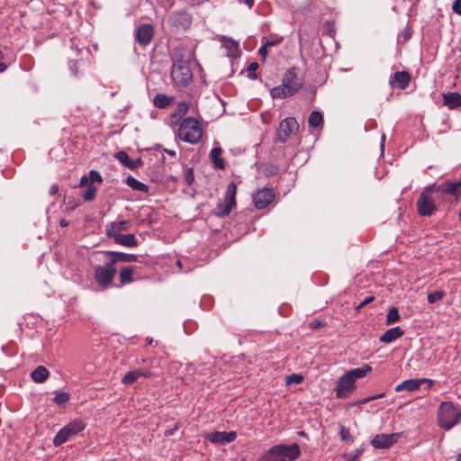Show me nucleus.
I'll use <instances>...</instances> for the list:
<instances>
[{
	"instance_id": "1",
	"label": "nucleus",
	"mask_w": 461,
	"mask_h": 461,
	"mask_svg": "<svg viewBox=\"0 0 461 461\" xmlns=\"http://www.w3.org/2000/svg\"><path fill=\"white\" fill-rule=\"evenodd\" d=\"M441 194L457 196L461 194V178L456 182L445 181L439 185H430L420 194L417 200V209L420 216H431L437 210L436 200Z\"/></svg>"
},
{
	"instance_id": "2",
	"label": "nucleus",
	"mask_w": 461,
	"mask_h": 461,
	"mask_svg": "<svg viewBox=\"0 0 461 461\" xmlns=\"http://www.w3.org/2000/svg\"><path fill=\"white\" fill-rule=\"evenodd\" d=\"M303 85V78L299 75V69L293 67L284 74L282 85L273 87L270 94L274 99H285L297 94Z\"/></svg>"
},
{
	"instance_id": "3",
	"label": "nucleus",
	"mask_w": 461,
	"mask_h": 461,
	"mask_svg": "<svg viewBox=\"0 0 461 461\" xmlns=\"http://www.w3.org/2000/svg\"><path fill=\"white\" fill-rule=\"evenodd\" d=\"M191 53L174 54V62L171 69V77L174 82L182 86H187L193 80L190 68Z\"/></svg>"
},
{
	"instance_id": "4",
	"label": "nucleus",
	"mask_w": 461,
	"mask_h": 461,
	"mask_svg": "<svg viewBox=\"0 0 461 461\" xmlns=\"http://www.w3.org/2000/svg\"><path fill=\"white\" fill-rule=\"evenodd\" d=\"M301 456L297 443L292 445L278 444L266 451L258 461H294Z\"/></svg>"
},
{
	"instance_id": "5",
	"label": "nucleus",
	"mask_w": 461,
	"mask_h": 461,
	"mask_svg": "<svg viewBox=\"0 0 461 461\" xmlns=\"http://www.w3.org/2000/svg\"><path fill=\"white\" fill-rule=\"evenodd\" d=\"M438 425L450 430L461 421V409L452 402H442L437 412Z\"/></svg>"
},
{
	"instance_id": "6",
	"label": "nucleus",
	"mask_w": 461,
	"mask_h": 461,
	"mask_svg": "<svg viewBox=\"0 0 461 461\" xmlns=\"http://www.w3.org/2000/svg\"><path fill=\"white\" fill-rule=\"evenodd\" d=\"M178 125V138L190 144H197L203 137V129L199 121L194 117L184 118L181 122H173Z\"/></svg>"
},
{
	"instance_id": "7",
	"label": "nucleus",
	"mask_w": 461,
	"mask_h": 461,
	"mask_svg": "<svg viewBox=\"0 0 461 461\" xmlns=\"http://www.w3.org/2000/svg\"><path fill=\"white\" fill-rule=\"evenodd\" d=\"M116 272L114 265H110V259L105 258L104 266L95 267L94 279L100 288L106 289L112 285Z\"/></svg>"
},
{
	"instance_id": "8",
	"label": "nucleus",
	"mask_w": 461,
	"mask_h": 461,
	"mask_svg": "<svg viewBox=\"0 0 461 461\" xmlns=\"http://www.w3.org/2000/svg\"><path fill=\"white\" fill-rule=\"evenodd\" d=\"M237 186L234 183H230L224 194V202H219L213 209V215L217 217H225L230 214L236 206Z\"/></svg>"
},
{
	"instance_id": "9",
	"label": "nucleus",
	"mask_w": 461,
	"mask_h": 461,
	"mask_svg": "<svg viewBox=\"0 0 461 461\" xmlns=\"http://www.w3.org/2000/svg\"><path fill=\"white\" fill-rule=\"evenodd\" d=\"M85 428L86 423L83 420L77 419L70 421L56 434L53 438V445L55 447L61 446L71 437L76 436L83 431Z\"/></svg>"
},
{
	"instance_id": "10",
	"label": "nucleus",
	"mask_w": 461,
	"mask_h": 461,
	"mask_svg": "<svg viewBox=\"0 0 461 461\" xmlns=\"http://www.w3.org/2000/svg\"><path fill=\"white\" fill-rule=\"evenodd\" d=\"M168 24L172 32L186 31L192 24L191 14L186 11L173 12L168 17Z\"/></svg>"
},
{
	"instance_id": "11",
	"label": "nucleus",
	"mask_w": 461,
	"mask_h": 461,
	"mask_svg": "<svg viewBox=\"0 0 461 461\" xmlns=\"http://www.w3.org/2000/svg\"><path fill=\"white\" fill-rule=\"evenodd\" d=\"M299 130V124L295 118L287 117L285 118L279 124L277 131V139L281 142H285L287 139L295 134Z\"/></svg>"
},
{
	"instance_id": "12",
	"label": "nucleus",
	"mask_w": 461,
	"mask_h": 461,
	"mask_svg": "<svg viewBox=\"0 0 461 461\" xmlns=\"http://www.w3.org/2000/svg\"><path fill=\"white\" fill-rule=\"evenodd\" d=\"M356 388L355 381L348 373L341 375L336 382L334 391L339 399L347 397Z\"/></svg>"
},
{
	"instance_id": "13",
	"label": "nucleus",
	"mask_w": 461,
	"mask_h": 461,
	"mask_svg": "<svg viewBox=\"0 0 461 461\" xmlns=\"http://www.w3.org/2000/svg\"><path fill=\"white\" fill-rule=\"evenodd\" d=\"M276 194L271 188H264L257 192L253 196V203L256 208L265 209L275 199Z\"/></svg>"
},
{
	"instance_id": "14",
	"label": "nucleus",
	"mask_w": 461,
	"mask_h": 461,
	"mask_svg": "<svg viewBox=\"0 0 461 461\" xmlns=\"http://www.w3.org/2000/svg\"><path fill=\"white\" fill-rule=\"evenodd\" d=\"M154 35V28L151 24L143 23L138 26L135 30V40L136 41L145 47L149 45Z\"/></svg>"
},
{
	"instance_id": "15",
	"label": "nucleus",
	"mask_w": 461,
	"mask_h": 461,
	"mask_svg": "<svg viewBox=\"0 0 461 461\" xmlns=\"http://www.w3.org/2000/svg\"><path fill=\"white\" fill-rule=\"evenodd\" d=\"M411 82V75L409 72L396 71L390 76L389 85L393 89L404 90Z\"/></svg>"
},
{
	"instance_id": "16",
	"label": "nucleus",
	"mask_w": 461,
	"mask_h": 461,
	"mask_svg": "<svg viewBox=\"0 0 461 461\" xmlns=\"http://www.w3.org/2000/svg\"><path fill=\"white\" fill-rule=\"evenodd\" d=\"M427 384V389H429L433 385V381L427 378L420 379H409L402 382L395 387L396 392L407 391L413 392L418 390L421 384Z\"/></svg>"
},
{
	"instance_id": "17",
	"label": "nucleus",
	"mask_w": 461,
	"mask_h": 461,
	"mask_svg": "<svg viewBox=\"0 0 461 461\" xmlns=\"http://www.w3.org/2000/svg\"><path fill=\"white\" fill-rule=\"evenodd\" d=\"M398 433L378 434L372 440L371 444L375 448H388L399 438Z\"/></svg>"
},
{
	"instance_id": "18",
	"label": "nucleus",
	"mask_w": 461,
	"mask_h": 461,
	"mask_svg": "<svg viewBox=\"0 0 461 461\" xmlns=\"http://www.w3.org/2000/svg\"><path fill=\"white\" fill-rule=\"evenodd\" d=\"M104 258L110 259V265H115L119 262L129 263L138 261V256L134 254H128L117 251H102Z\"/></svg>"
},
{
	"instance_id": "19",
	"label": "nucleus",
	"mask_w": 461,
	"mask_h": 461,
	"mask_svg": "<svg viewBox=\"0 0 461 461\" xmlns=\"http://www.w3.org/2000/svg\"><path fill=\"white\" fill-rule=\"evenodd\" d=\"M154 376V374L149 369H134L127 372L124 376L122 378V383L124 385H131L140 377L144 378H151Z\"/></svg>"
},
{
	"instance_id": "20",
	"label": "nucleus",
	"mask_w": 461,
	"mask_h": 461,
	"mask_svg": "<svg viewBox=\"0 0 461 461\" xmlns=\"http://www.w3.org/2000/svg\"><path fill=\"white\" fill-rule=\"evenodd\" d=\"M237 438L235 431H214L207 436V439L212 444H226L234 441Z\"/></svg>"
},
{
	"instance_id": "21",
	"label": "nucleus",
	"mask_w": 461,
	"mask_h": 461,
	"mask_svg": "<svg viewBox=\"0 0 461 461\" xmlns=\"http://www.w3.org/2000/svg\"><path fill=\"white\" fill-rule=\"evenodd\" d=\"M114 157L117 158V160L126 167L127 168L131 170H135L139 167H140L143 165V161L140 158H138L135 160H132L130 158L127 152L121 150L115 153Z\"/></svg>"
},
{
	"instance_id": "22",
	"label": "nucleus",
	"mask_w": 461,
	"mask_h": 461,
	"mask_svg": "<svg viewBox=\"0 0 461 461\" xmlns=\"http://www.w3.org/2000/svg\"><path fill=\"white\" fill-rule=\"evenodd\" d=\"M129 227L130 221L127 220L113 221L106 225L105 234L108 238H115L116 235L122 234V231L127 230Z\"/></svg>"
},
{
	"instance_id": "23",
	"label": "nucleus",
	"mask_w": 461,
	"mask_h": 461,
	"mask_svg": "<svg viewBox=\"0 0 461 461\" xmlns=\"http://www.w3.org/2000/svg\"><path fill=\"white\" fill-rule=\"evenodd\" d=\"M404 334L403 330L401 327H394L387 330L380 338L379 340L382 343H391L397 339L401 338Z\"/></svg>"
},
{
	"instance_id": "24",
	"label": "nucleus",
	"mask_w": 461,
	"mask_h": 461,
	"mask_svg": "<svg viewBox=\"0 0 461 461\" xmlns=\"http://www.w3.org/2000/svg\"><path fill=\"white\" fill-rule=\"evenodd\" d=\"M113 240L116 244H120L127 248H136L139 244L135 235L131 233L116 235Z\"/></svg>"
},
{
	"instance_id": "25",
	"label": "nucleus",
	"mask_w": 461,
	"mask_h": 461,
	"mask_svg": "<svg viewBox=\"0 0 461 461\" xmlns=\"http://www.w3.org/2000/svg\"><path fill=\"white\" fill-rule=\"evenodd\" d=\"M137 267H122L120 269L119 273V279L121 282V285H127L130 283H132L135 278L133 277L134 274L136 273Z\"/></svg>"
},
{
	"instance_id": "26",
	"label": "nucleus",
	"mask_w": 461,
	"mask_h": 461,
	"mask_svg": "<svg viewBox=\"0 0 461 461\" xmlns=\"http://www.w3.org/2000/svg\"><path fill=\"white\" fill-rule=\"evenodd\" d=\"M444 105L449 109H456L461 106V95L456 92L443 95Z\"/></svg>"
},
{
	"instance_id": "27",
	"label": "nucleus",
	"mask_w": 461,
	"mask_h": 461,
	"mask_svg": "<svg viewBox=\"0 0 461 461\" xmlns=\"http://www.w3.org/2000/svg\"><path fill=\"white\" fill-rule=\"evenodd\" d=\"M222 149L220 147H215L212 149L210 152V158L216 169H224L225 168V161L221 158Z\"/></svg>"
},
{
	"instance_id": "28",
	"label": "nucleus",
	"mask_w": 461,
	"mask_h": 461,
	"mask_svg": "<svg viewBox=\"0 0 461 461\" xmlns=\"http://www.w3.org/2000/svg\"><path fill=\"white\" fill-rule=\"evenodd\" d=\"M49 375L50 372L45 366H39L32 371L31 377L35 383L41 384L46 381V379L49 377Z\"/></svg>"
},
{
	"instance_id": "29",
	"label": "nucleus",
	"mask_w": 461,
	"mask_h": 461,
	"mask_svg": "<svg viewBox=\"0 0 461 461\" xmlns=\"http://www.w3.org/2000/svg\"><path fill=\"white\" fill-rule=\"evenodd\" d=\"M125 182H126L127 185L130 186L132 190L139 191V192H141L144 194L149 193V186L146 184L141 183L140 181L137 180L136 178H134L131 176H129L126 178Z\"/></svg>"
},
{
	"instance_id": "30",
	"label": "nucleus",
	"mask_w": 461,
	"mask_h": 461,
	"mask_svg": "<svg viewBox=\"0 0 461 461\" xmlns=\"http://www.w3.org/2000/svg\"><path fill=\"white\" fill-rule=\"evenodd\" d=\"M189 109V104L186 102H181L177 104L175 112L172 113V119L174 122H181L183 117L187 113Z\"/></svg>"
},
{
	"instance_id": "31",
	"label": "nucleus",
	"mask_w": 461,
	"mask_h": 461,
	"mask_svg": "<svg viewBox=\"0 0 461 461\" xmlns=\"http://www.w3.org/2000/svg\"><path fill=\"white\" fill-rule=\"evenodd\" d=\"M323 115L319 111H312L308 118L309 126L312 128H320L323 125Z\"/></svg>"
},
{
	"instance_id": "32",
	"label": "nucleus",
	"mask_w": 461,
	"mask_h": 461,
	"mask_svg": "<svg viewBox=\"0 0 461 461\" xmlns=\"http://www.w3.org/2000/svg\"><path fill=\"white\" fill-rule=\"evenodd\" d=\"M371 370H372V367L369 365H365L362 367L351 369V370L348 371L347 373L356 382L357 379L364 377Z\"/></svg>"
},
{
	"instance_id": "33",
	"label": "nucleus",
	"mask_w": 461,
	"mask_h": 461,
	"mask_svg": "<svg viewBox=\"0 0 461 461\" xmlns=\"http://www.w3.org/2000/svg\"><path fill=\"white\" fill-rule=\"evenodd\" d=\"M172 102V98L165 94H157L154 96L153 104L159 109L167 108Z\"/></svg>"
},
{
	"instance_id": "34",
	"label": "nucleus",
	"mask_w": 461,
	"mask_h": 461,
	"mask_svg": "<svg viewBox=\"0 0 461 461\" xmlns=\"http://www.w3.org/2000/svg\"><path fill=\"white\" fill-rule=\"evenodd\" d=\"M70 400V393L68 392L63 391H56L55 397L53 398V402L59 405L62 406L67 403Z\"/></svg>"
},
{
	"instance_id": "35",
	"label": "nucleus",
	"mask_w": 461,
	"mask_h": 461,
	"mask_svg": "<svg viewBox=\"0 0 461 461\" xmlns=\"http://www.w3.org/2000/svg\"><path fill=\"white\" fill-rule=\"evenodd\" d=\"M401 316L396 307H392L386 315V324L391 325L400 320Z\"/></svg>"
},
{
	"instance_id": "36",
	"label": "nucleus",
	"mask_w": 461,
	"mask_h": 461,
	"mask_svg": "<svg viewBox=\"0 0 461 461\" xmlns=\"http://www.w3.org/2000/svg\"><path fill=\"white\" fill-rule=\"evenodd\" d=\"M97 191V187L94 185H89L88 187L82 194V197L86 202H91L94 200L95 196V193Z\"/></svg>"
},
{
	"instance_id": "37",
	"label": "nucleus",
	"mask_w": 461,
	"mask_h": 461,
	"mask_svg": "<svg viewBox=\"0 0 461 461\" xmlns=\"http://www.w3.org/2000/svg\"><path fill=\"white\" fill-rule=\"evenodd\" d=\"M283 37L270 35L269 37H265L263 43H265L267 47L277 46L283 41Z\"/></svg>"
},
{
	"instance_id": "38",
	"label": "nucleus",
	"mask_w": 461,
	"mask_h": 461,
	"mask_svg": "<svg viewBox=\"0 0 461 461\" xmlns=\"http://www.w3.org/2000/svg\"><path fill=\"white\" fill-rule=\"evenodd\" d=\"M445 295V292L443 290H437L435 292L428 294V302L429 303H435L440 301Z\"/></svg>"
},
{
	"instance_id": "39",
	"label": "nucleus",
	"mask_w": 461,
	"mask_h": 461,
	"mask_svg": "<svg viewBox=\"0 0 461 461\" xmlns=\"http://www.w3.org/2000/svg\"><path fill=\"white\" fill-rule=\"evenodd\" d=\"M303 380V376L302 375L292 374V375H289L286 376L285 383L287 385L298 384L302 383Z\"/></svg>"
},
{
	"instance_id": "40",
	"label": "nucleus",
	"mask_w": 461,
	"mask_h": 461,
	"mask_svg": "<svg viewBox=\"0 0 461 461\" xmlns=\"http://www.w3.org/2000/svg\"><path fill=\"white\" fill-rule=\"evenodd\" d=\"M339 436L343 441H353V438L350 435L349 429L346 428L343 425H341L339 428Z\"/></svg>"
},
{
	"instance_id": "41",
	"label": "nucleus",
	"mask_w": 461,
	"mask_h": 461,
	"mask_svg": "<svg viewBox=\"0 0 461 461\" xmlns=\"http://www.w3.org/2000/svg\"><path fill=\"white\" fill-rule=\"evenodd\" d=\"M258 68V64L257 62H252L248 66V68H247L248 77L250 79L258 78V74L255 72Z\"/></svg>"
},
{
	"instance_id": "42",
	"label": "nucleus",
	"mask_w": 461,
	"mask_h": 461,
	"mask_svg": "<svg viewBox=\"0 0 461 461\" xmlns=\"http://www.w3.org/2000/svg\"><path fill=\"white\" fill-rule=\"evenodd\" d=\"M87 176L89 177L90 185H94L95 182L101 183L103 180L100 173L95 170H91Z\"/></svg>"
},
{
	"instance_id": "43",
	"label": "nucleus",
	"mask_w": 461,
	"mask_h": 461,
	"mask_svg": "<svg viewBox=\"0 0 461 461\" xmlns=\"http://www.w3.org/2000/svg\"><path fill=\"white\" fill-rule=\"evenodd\" d=\"M179 428H180V425L178 422H176V423H175V425L172 428L166 429L164 434L166 437L172 436L175 434L176 431H177L179 429Z\"/></svg>"
},
{
	"instance_id": "44",
	"label": "nucleus",
	"mask_w": 461,
	"mask_h": 461,
	"mask_svg": "<svg viewBox=\"0 0 461 461\" xmlns=\"http://www.w3.org/2000/svg\"><path fill=\"white\" fill-rule=\"evenodd\" d=\"M452 10L455 14L461 15V0H455L452 5Z\"/></svg>"
},
{
	"instance_id": "45",
	"label": "nucleus",
	"mask_w": 461,
	"mask_h": 461,
	"mask_svg": "<svg viewBox=\"0 0 461 461\" xmlns=\"http://www.w3.org/2000/svg\"><path fill=\"white\" fill-rule=\"evenodd\" d=\"M69 69H70L71 73H72L74 76H77V69H78V67H77V61H74V60H70V61H69Z\"/></svg>"
},
{
	"instance_id": "46",
	"label": "nucleus",
	"mask_w": 461,
	"mask_h": 461,
	"mask_svg": "<svg viewBox=\"0 0 461 461\" xmlns=\"http://www.w3.org/2000/svg\"><path fill=\"white\" fill-rule=\"evenodd\" d=\"M267 46L263 43L262 46L260 47V49L258 50V54L264 59H266L267 56Z\"/></svg>"
},
{
	"instance_id": "47",
	"label": "nucleus",
	"mask_w": 461,
	"mask_h": 461,
	"mask_svg": "<svg viewBox=\"0 0 461 461\" xmlns=\"http://www.w3.org/2000/svg\"><path fill=\"white\" fill-rule=\"evenodd\" d=\"M194 176L193 173V169H189L185 175V181L188 185H191L194 182Z\"/></svg>"
},
{
	"instance_id": "48",
	"label": "nucleus",
	"mask_w": 461,
	"mask_h": 461,
	"mask_svg": "<svg viewBox=\"0 0 461 461\" xmlns=\"http://www.w3.org/2000/svg\"><path fill=\"white\" fill-rule=\"evenodd\" d=\"M90 185L89 183V177L86 176V175L83 176L81 178H80V181H79V186L80 187H88V185Z\"/></svg>"
},
{
	"instance_id": "49",
	"label": "nucleus",
	"mask_w": 461,
	"mask_h": 461,
	"mask_svg": "<svg viewBox=\"0 0 461 461\" xmlns=\"http://www.w3.org/2000/svg\"><path fill=\"white\" fill-rule=\"evenodd\" d=\"M4 59H5V55L0 50V73H3L7 69V65L3 62Z\"/></svg>"
},
{
	"instance_id": "50",
	"label": "nucleus",
	"mask_w": 461,
	"mask_h": 461,
	"mask_svg": "<svg viewBox=\"0 0 461 461\" xmlns=\"http://www.w3.org/2000/svg\"><path fill=\"white\" fill-rule=\"evenodd\" d=\"M384 395V393L374 395V396H371V397H368V398H366V399L362 400L361 402L362 403H366V402H371L373 400L379 399V398L383 397Z\"/></svg>"
},
{
	"instance_id": "51",
	"label": "nucleus",
	"mask_w": 461,
	"mask_h": 461,
	"mask_svg": "<svg viewBox=\"0 0 461 461\" xmlns=\"http://www.w3.org/2000/svg\"><path fill=\"white\" fill-rule=\"evenodd\" d=\"M374 297L373 296H368L366 297L363 302H361L358 305L357 308H363L364 306L367 305L369 303L373 302L374 301Z\"/></svg>"
},
{
	"instance_id": "52",
	"label": "nucleus",
	"mask_w": 461,
	"mask_h": 461,
	"mask_svg": "<svg viewBox=\"0 0 461 461\" xmlns=\"http://www.w3.org/2000/svg\"><path fill=\"white\" fill-rule=\"evenodd\" d=\"M321 326H322V322L319 321H313L310 323V328H312V329H317Z\"/></svg>"
},
{
	"instance_id": "53",
	"label": "nucleus",
	"mask_w": 461,
	"mask_h": 461,
	"mask_svg": "<svg viewBox=\"0 0 461 461\" xmlns=\"http://www.w3.org/2000/svg\"><path fill=\"white\" fill-rule=\"evenodd\" d=\"M240 4H245L249 8H252L254 5V0H239Z\"/></svg>"
},
{
	"instance_id": "54",
	"label": "nucleus",
	"mask_w": 461,
	"mask_h": 461,
	"mask_svg": "<svg viewBox=\"0 0 461 461\" xmlns=\"http://www.w3.org/2000/svg\"><path fill=\"white\" fill-rule=\"evenodd\" d=\"M58 191H59V186L57 185H53L50 188V195H54V194H56L58 193Z\"/></svg>"
},
{
	"instance_id": "55",
	"label": "nucleus",
	"mask_w": 461,
	"mask_h": 461,
	"mask_svg": "<svg viewBox=\"0 0 461 461\" xmlns=\"http://www.w3.org/2000/svg\"><path fill=\"white\" fill-rule=\"evenodd\" d=\"M385 134H383L382 135V138H381V149H382V152H384V142H385Z\"/></svg>"
},
{
	"instance_id": "56",
	"label": "nucleus",
	"mask_w": 461,
	"mask_h": 461,
	"mask_svg": "<svg viewBox=\"0 0 461 461\" xmlns=\"http://www.w3.org/2000/svg\"><path fill=\"white\" fill-rule=\"evenodd\" d=\"M59 225L61 227H67L68 225V221H66L65 219H62L60 221H59Z\"/></svg>"
},
{
	"instance_id": "57",
	"label": "nucleus",
	"mask_w": 461,
	"mask_h": 461,
	"mask_svg": "<svg viewBox=\"0 0 461 461\" xmlns=\"http://www.w3.org/2000/svg\"><path fill=\"white\" fill-rule=\"evenodd\" d=\"M362 454V450H358L353 456H357V461H359V457Z\"/></svg>"
},
{
	"instance_id": "58",
	"label": "nucleus",
	"mask_w": 461,
	"mask_h": 461,
	"mask_svg": "<svg viewBox=\"0 0 461 461\" xmlns=\"http://www.w3.org/2000/svg\"><path fill=\"white\" fill-rule=\"evenodd\" d=\"M410 36H411V33L409 32H404V39L405 40H409L410 39Z\"/></svg>"
},
{
	"instance_id": "59",
	"label": "nucleus",
	"mask_w": 461,
	"mask_h": 461,
	"mask_svg": "<svg viewBox=\"0 0 461 461\" xmlns=\"http://www.w3.org/2000/svg\"><path fill=\"white\" fill-rule=\"evenodd\" d=\"M165 151L168 154H170L171 156H176V152L174 150H168V149H165Z\"/></svg>"
},
{
	"instance_id": "60",
	"label": "nucleus",
	"mask_w": 461,
	"mask_h": 461,
	"mask_svg": "<svg viewBox=\"0 0 461 461\" xmlns=\"http://www.w3.org/2000/svg\"><path fill=\"white\" fill-rule=\"evenodd\" d=\"M347 461H357V456H351Z\"/></svg>"
},
{
	"instance_id": "61",
	"label": "nucleus",
	"mask_w": 461,
	"mask_h": 461,
	"mask_svg": "<svg viewBox=\"0 0 461 461\" xmlns=\"http://www.w3.org/2000/svg\"><path fill=\"white\" fill-rule=\"evenodd\" d=\"M146 340H147V344L148 345H151L153 343V339H152L147 338Z\"/></svg>"
},
{
	"instance_id": "62",
	"label": "nucleus",
	"mask_w": 461,
	"mask_h": 461,
	"mask_svg": "<svg viewBox=\"0 0 461 461\" xmlns=\"http://www.w3.org/2000/svg\"><path fill=\"white\" fill-rule=\"evenodd\" d=\"M176 265H177L180 268H182V263H181V261H180V260H178V261L176 262Z\"/></svg>"
},
{
	"instance_id": "63",
	"label": "nucleus",
	"mask_w": 461,
	"mask_h": 461,
	"mask_svg": "<svg viewBox=\"0 0 461 461\" xmlns=\"http://www.w3.org/2000/svg\"><path fill=\"white\" fill-rule=\"evenodd\" d=\"M456 461H461V453L457 456Z\"/></svg>"
},
{
	"instance_id": "64",
	"label": "nucleus",
	"mask_w": 461,
	"mask_h": 461,
	"mask_svg": "<svg viewBox=\"0 0 461 461\" xmlns=\"http://www.w3.org/2000/svg\"><path fill=\"white\" fill-rule=\"evenodd\" d=\"M458 217L461 220V212H459Z\"/></svg>"
}]
</instances>
